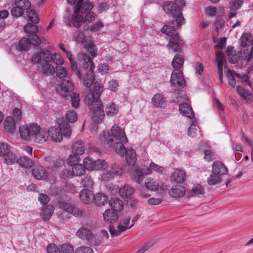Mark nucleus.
<instances>
[{
    "instance_id": "de8ad7c7",
    "label": "nucleus",
    "mask_w": 253,
    "mask_h": 253,
    "mask_svg": "<svg viewBox=\"0 0 253 253\" xmlns=\"http://www.w3.org/2000/svg\"><path fill=\"white\" fill-rule=\"evenodd\" d=\"M65 118L68 122L73 123L77 121L78 117L74 110H69L66 113Z\"/></svg>"
},
{
    "instance_id": "09e8293b",
    "label": "nucleus",
    "mask_w": 253,
    "mask_h": 253,
    "mask_svg": "<svg viewBox=\"0 0 253 253\" xmlns=\"http://www.w3.org/2000/svg\"><path fill=\"white\" fill-rule=\"evenodd\" d=\"M95 161H93L90 157H86L84 160V165L85 169L88 170H93L94 169Z\"/></svg>"
},
{
    "instance_id": "0e129e2a",
    "label": "nucleus",
    "mask_w": 253,
    "mask_h": 253,
    "mask_svg": "<svg viewBox=\"0 0 253 253\" xmlns=\"http://www.w3.org/2000/svg\"><path fill=\"white\" fill-rule=\"evenodd\" d=\"M52 61L57 66H62L64 63L63 58L60 54L54 53L52 56Z\"/></svg>"
},
{
    "instance_id": "c756f323",
    "label": "nucleus",
    "mask_w": 253,
    "mask_h": 253,
    "mask_svg": "<svg viewBox=\"0 0 253 253\" xmlns=\"http://www.w3.org/2000/svg\"><path fill=\"white\" fill-rule=\"evenodd\" d=\"M84 146L81 141H77L75 142L72 147V152L78 156H80L84 153Z\"/></svg>"
},
{
    "instance_id": "393cba45",
    "label": "nucleus",
    "mask_w": 253,
    "mask_h": 253,
    "mask_svg": "<svg viewBox=\"0 0 253 253\" xmlns=\"http://www.w3.org/2000/svg\"><path fill=\"white\" fill-rule=\"evenodd\" d=\"M54 211V207L51 205H48L42 209L41 215L44 220H49Z\"/></svg>"
},
{
    "instance_id": "37998d69",
    "label": "nucleus",
    "mask_w": 253,
    "mask_h": 253,
    "mask_svg": "<svg viewBox=\"0 0 253 253\" xmlns=\"http://www.w3.org/2000/svg\"><path fill=\"white\" fill-rule=\"evenodd\" d=\"M221 177L219 174L211 171L210 176L208 178L207 182L210 185H215L220 182Z\"/></svg>"
},
{
    "instance_id": "c03bdc74",
    "label": "nucleus",
    "mask_w": 253,
    "mask_h": 253,
    "mask_svg": "<svg viewBox=\"0 0 253 253\" xmlns=\"http://www.w3.org/2000/svg\"><path fill=\"white\" fill-rule=\"evenodd\" d=\"M70 96L72 107L76 109L79 108L80 101L79 94L77 93L72 92L70 93Z\"/></svg>"
},
{
    "instance_id": "7ed1b4c3",
    "label": "nucleus",
    "mask_w": 253,
    "mask_h": 253,
    "mask_svg": "<svg viewBox=\"0 0 253 253\" xmlns=\"http://www.w3.org/2000/svg\"><path fill=\"white\" fill-rule=\"evenodd\" d=\"M161 32L171 38L167 45L168 48L171 49L173 52H180L181 49L179 45L182 43V41L175 29L165 25L161 29Z\"/></svg>"
},
{
    "instance_id": "680f3d73",
    "label": "nucleus",
    "mask_w": 253,
    "mask_h": 253,
    "mask_svg": "<svg viewBox=\"0 0 253 253\" xmlns=\"http://www.w3.org/2000/svg\"><path fill=\"white\" fill-rule=\"evenodd\" d=\"M243 3V0H232L230 2V7L232 11H237Z\"/></svg>"
},
{
    "instance_id": "ea45409f",
    "label": "nucleus",
    "mask_w": 253,
    "mask_h": 253,
    "mask_svg": "<svg viewBox=\"0 0 253 253\" xmlns=\"http://www.w3.org/2000/svg\"><path fill=\"white\" fill-rule=\"evenodd\" d=\"M24 30L29 35V37L32 34H37L39 31L38 27L32 23H28L25 25Z\"/></svg>"
},
{
    "instance_id": "4be33fe9",
    "label": "nucleus",
    "mask_w": 253,
    "mask_h": 253,
    "mask_svg": "<svg viewBox=\"0 0 253 253\" xmlns=\"http://www.w3.org/2000/svg\"><path fill=\"white\" fill-rule=\"evenodd\" d=\"M212 171L219 176L226 174L228 172L227 168L220 162H214L212 166Z\"/></svg>"
},
{
    "instance_id": "20e7f679",
    "label": "nucleus",
    "mask_w": 253,
    "mask_h": 253,
    "mask_svg": "<svg viewBox=\"0 0 253 253\" xmlns=\"http://www.w3.org/2000/svg\"><path fill=\"white\" fill-rule=\"evenodd\" d=\"M80 57L84 61V67L85 69H88L84 79H83V84L86 87H90L94 82L93 71L95 68V65L91 58L86 54L82 53Z\"/></svg>"
},
{
    "instance_id": "f704fd0d",
    "label": "nucleus",
    "mask_w": 253,
    "mask_h": 253,
    "mask_svg": "<svg viewBox=\"0 0 253 253\" xmlns=\"http://www.w3.org/2000/svg\"><path fill=\"white\" fill-rule=\"evenodd\" d=\"M17 163L20 167L25 169L31 168L34 165V162L32 160L26 157L20 158Z\"/></svg>"
},
{
    "instance_id": "79ce46f5",
    "label": "nucleus",
    "mask_w": 253,
    "mask_h": 253,
    "mask_svg": "<svg viewBox=\"0 0 253 253\" xmlns=\"http://www.w3.org/2000/svg\"><path fill=\"white\" fill-rule=\"evenodd\" d=\"M152 103L154 106L162 108L165 104L163 95L159 93L155 94L152 98Z\"/></svg>"
},
{
    "instance_id": "864d4df0",
    "label": "nucleus",
    "mask_w": 253,
    "mask_h": 253,
    "mask_svg": "<svg viewBox=\"0 0 253 253\" xmlns=\"http://www.w3.org/2000/svg\"><path fill=\"white\" fill-rule=\"evenodd\" d=\"M56 74L57 76L60 79L66 77L67 75L66 68L63 66H56Z\"/></svg>"
},
{
    "instance_id": "f257e3e1",
    "label": "nucleus",
    "mask_w": 253,
    "mask_h": 253,
    "mask_svg": "<svg viewBox=\"0 0 253 253\" xmlns=\"http://www.w3.org/2000/svg\"><path fill=\"white\" fill-rule=\"evenodd\" d=\"M84 0H79L74 9V14H69L67 17L68 24L79 28L83 22V14H85L93 7L92 2L88 1L83 2Z\"/></svg>"
},
{
    "instance_id": "338daca9",
    "label": "nucleus",
    "mask_w": 253,
    "mask_h": 253,
    "mask_svg": "<svg viewBox=\"0 0 253 253\" xmlns=\"http://www.w3.org/2000/svg\"><path fill=\"white\" fill-rule=\"evenodd\" d=\"M73 176L72 169H65L62 170L60 173V177L64 179L71 178Z\"/></svg>"
},
{
    "instance_id": "9d476101",
    "label": "nucleus",
    "mask_w": 253,
    "mask_h": 253,
    "mask_svg": "<svg viewBox=\"0 0 253 253\" xmlns=\"http://www.w3.org/2000/svg\"><path fill=\"white\" fill-rule=\"evenodd\" d=\"M44 165L47 169L56 172L64 166L65 161L62 158H58L51 162V158L47 156L44 158Z\"/></svg>"
},
{
    "instance_id": "412c9836",
    "label": "nucleus",
    "mask_w": 253,
    "mask_h": 253,
    "mask_svg": "<svg viewBox=\"0 0 253 253\" xmlns=\"http://www.w3.org/2000/svg\"><path fill=\"white\" fill-rule=\"evenodd\" d=\"M94 195L92 191L84 189L82 190L80 194V200L84 204H90L93 201Z\"/></svg>"
},
{
    "instance_id": "dca6fc26",
    "label": "nucleus",
    "mask_w": 253,
    "mask_h": 253,
    "mask_svg": "<svg viewBox=\"0 0 253 253\" xmlns=\"http://www.w3.org/2000/svg\"><path fill=\"white\" fill-rule=\"evenodd\" d=\"M32 174L38 180H44L48 176V171L41 166H36L33 169Z\"/></svg>"
},
{
    "instance_id": "13d9d810",
    "label": "nucleus",
    "mask_w": 253,
    "mask_h": 253,
    "mask_svg": "<svg viewBox=\"0 0 253 253\" xmlns=\"http://www.w3.org/2000/svg\"><path fill=\"white\" fill-rule=\"evenodd\" d=\"M59 207L63 209L64 211H66L70 213L71 210H73V207L71 204L65 201H60L58 203Z\"/></svg>"
},
{
    "instance_id": "bb28decb",
    "label": "nucleus",
    "mask_w": 253,
    "mask_h": 253,
    "mask_svg": "<svg viewBox=\"0 0 253 253\" xmlns=\"http://www.w3.org/2000/svg\"><path fill=\"white\" fill-rule=\"evenodd\" d=\"M109 205L111 207L110 210L119 212L121 211L124 207V204L122 201L118 198H112L109 201Z\"/></svg>"
},
{
    "instance_id": "f8f14e48",
    "label": "nucleus",
    "mask_w": 253,
    "mask_h": 253,
    "mask_svg": "<svg viewBox=\"0 0 253 253\" xmlns=\"http://www.w3.org/2000/svg\"><path fill=\"white\" fill-rule=\"evenodd\" d=\"M34 131L33 136L32 139L34 140L36 143L43 144L46 142L48 138V132L46 129L42 128L38 124H36Z\"/></svg>"
},
{
    "instance_id": "0eeeda50",
    "label": "nucleus",
    "mask_w": 253,
    "mask_h": 253,
    "mask_svg": "<svg viewBox=\"0 0 253 253\" xmlns=\"http://www.w3.org/2000/svg\"><path fill=\"white\" fill-rule=\"evenodd\" d=\"M76 40L78 42L84 44V47L90 56L94 58L97 55V50L93 42L91 40L88 41V38L84 37L83 32L78 31L75 34Z\"/></svg>"
},
{
    "instance_id": "a878e982",
    "label": "nucleus",
    "mask_w": 253,
    "mask_h": 253,
    "mask_svg": "<svg viewBox=\"0 0 253 253\" xmlns=\"http://www.w3.org/2000/svg\"><path fill=\"white\" fill-rule=\"evenodd\" d=\"M125 154H126V160L127 163L131 166H134L137 161L135 151L131 148L127 149Z\"/></svg>"
},
{
    "instance_id": "aec40b11",
    "label": "nucleus",
    "mask_w": 253,
    "mask_h": 253,
    "mask_svg": "<svg viewBox=\"0 0 253 253\" xmlns=\"http://www.w3.org/2000/svg\"><path fill=\"white\" fill-rule=\"evenodd\" d=\"M185 192L186 190L184 186L177 185L172 186L169 190V193L170 197L177 198L183 197Z\"/></svg>"
},
{
    "instance_id": "5701e85b",
    "label": "nucleus",
    "mask_w": 253,
    "mask_h": 253,
    "mask_svg": "<svg viewBox=\"0 0 253 253\" xmlns=\"http://www.w3.org/2000/svg\"><path fill=\"white\" fill-rule=\"evenodd\" d=\"M134 192V189L130 185H125L119 190L120 196L126 200L131 198V195Z\"/></svg>"
},
{
    "instance_id": "72a5a7b5",
    "label": "nucleus",
    "mask_w": 253,
    "mask_h": 253,
    "mask_svg": "<svg viewBox=\"0 0 253 253\" xmlns=\"http://www.w3.org/2000/svg\"><path fill=\"white\" fill-rule=\"evenodd\" d=\"M42 72L46 76L52 75L55 72V69L49 62H43L42 66Z\"/></svg>"
},
{
    "instance_id": "603ef678",
    "label": "nucleus",
    "mask_w": 253,
    "mask_h": 253,
    "mask_svg": "<svg viewBox=\"0 0 253 253\" xmlns=\"http://www.w3.org/2000/svg\"><path fill=\"white\" fill-rule=\"evenodd\" d=\"M42 59L43 62H51L52 61V56L50 51L47 49H42Z\"/></svg>"
},
{
    "instance_id": "8fccbe9b",
    "label": "nucleus",
    "mask_w": 253,
    "mask_h": 253,
    "mask_svg": "<svg viewBox=\"0 0 253 253\" xmlns=\"http://www.w3.org/2000/svg\"><path fill=\"white\" fill-rule=\"evenodd\" d=\"M80 160L81 159L79 156L73 153L70 155L67 159V163L70 166H73L78 164Z\"/></svg>"
},
{
    "instance_id": "e2e57ef3",
    "label": "nucleus",
    "mask_w": 253,
    "mask_h": 253,
    "mask_svg": "<svg viewBox=\"0 0 253 253\" xmlns=\"http://www.w3.org/2000/svg\"><path fill=\"white\" fill-rule=\"evenodd\" d=\"M107 163L103 160L95 161L94 169L96 170H104L107 168Z\"/></svg>"
},
{
    "instance_id": "3c124183",
    "label": "nucleus",
    "mask_w": 253,
    "mask_h": 253,
    "mask_svg": "<svg viewBox=\"0 0 253 253\" xmlns=\"http://www.w3.org/2000/svg\"><path fill=\"white\" fill-rule=\"evenodd\" d=\"M123 143L122 141L116 142L114 146V149L116 152L122 156L124 155L126 150Z\"/></svg>"
},
{
    "instance_id": "2f4dec72",
    "label": "nucleus",
    "mask_w": 253,
    "mask_h": 253,
    "mask_svg": "<svg viewBox=\"0 0 253 253\" xmlns=\"http://www.w3.org/2000/svg\"><path fill=\"white\" fill-rule=\"evenodd\" d=\"M105 110L107 115L113 117L118 113L119 107L114 103L110 102L106 106Z\"/></svg>"
},
{
    "instance_id": "bf43d9fd",
    "label": "nucleus",
    "mask_w": 253,
    "mask_h": 253,
    "mask_svg": "<svg viewBox=\"0 0 253 253\" xmlns=\"http://www.w3.org/2000/svg\"><path fill=\"white\" fill-rule=\"evenodd\" d=\"M24 10H25L22 7L15 5L13 6L11 10V14L12 16L16 17H18L23 15Z\"/></svg>"
},
{
    "instance_id": "39448f33",
    "label": "nucleus",
    "mask_w": 253,
    "mask_h": 253,
    "mask_svg": "<svg viewBox=\"0 0 253 253\" xmlns=\"http://www.w3.org/2000/svg\"><path fill=\"white\" fill-rule=\"evenodd\" d=\"M163 9L168 15L175 19L177 27L180 26L185 23V19L181 13V10L175 2H165L163 5Z\"/></svg>"
},
{
    "instance_id": "ddd939ff",
    "label": "nucleus",
    "mask_w": 253,
    "mask_h": 253,
    "mask_svg": "<svg viewBox=\"0 0 253 253\" xmlns=\"http://www.w3.org/2000/svg\"><path fill=\"white\" fill-rule=\"evenodd\" d=\"M56 90L65 98L67 99L68 94H70L74 90V85L70 80L63 79L61 83L56 86Z\"/></svg>"
},
{
    "instance_id": "f3484780",
    "label": "nucleus",
    "mask_w": 253,
    "mask_h": 253,
    "mask_svg": "<svg viewBox=\"0 0 253 253\" xmlns=\"http://www.w3.org/2000/svg\"><path fill=\"white\" fill-rule=\"evenodd\" d=\"M48 137L55 142H60L62 140L63 136L60 129L55 126L50 127L47 130Z\"/></svg>"
},
{
    "instance_id": "a211bd4d",
    "label": "nucleus",
    "mask_w": 253,
    "mask_h": 253,
    "mask_svg": "<svg viewBox=\"0 0 253 253\" xmlns=\"http://www.w3.org/2000/svg\"><path fill=\"white\" fill-rule=\"evenodd\" d=\"M179 110L180 113L183 116L193 120L195 118V115L194 112L187 103H181L179 105Z\"/></svg>"
},
{
    "instance_id": "c9c22d12",
    "label": "nucleus",
    "mask_w": 253,
    "mask_h": 253,
    "mask_svg": "<svg viewBox=\"0 0 253 253\" xmlns=\"http://www.w3.org/2000/svg\"><path fill=\"white\" fill-rule=\"evenodd\" d=\"M145 185L146 187L151 191L157 190L159 187V182L152 178H147L145 181Z\"/></svg>"
},
{
    "instance_id": "6e6552de",
    "label": "nucleus",
    "mask_w": 253,
    "mask_h": 253,
    "mask_svg": "<svg viewBox=\"0 0 253 253\" xmlns=\"http://www.w3.org/2000/svg\"><path fill=\"white\" fill-rule=\"evenodd\" d=\"M130 217L129 216H126L121 219L118 225V229H115L114 227L112 226H109V232L112 237H115L119 236L122 232H125L128 229H130L134 226V223H132L130 226H128L130 221Z\"/></svg>"
},
{
    "instance_id": "a18cd8bd",
    "label": "nucleus",
    "mask_w": 253,
    "mask_h": 253,
    "mask_svg": "<svg viewBox=\"0 0 253 253\" xmlns=\"http://www.w3.org/2000/svg\"><path fill=\"white\" fill-rule=\"evenodd\" d=\"M60 129L62 135L66 136H70L72 133V129L70 125L67 123H62L60 125Z\"/></svg>"
},
{
    "instance_id": "c85d7f7f",
    "label": "nucleus",
    "mask_w": 253,
    "mask_h": 253,
    "mask_svg": "<svg viewBox=\"0 0 253 253\" xmlns=\"http://www.w3.org/2000/svg\"><path fill=\"white\" fill-rule=\"evenodd\" d=\"M241 44L243 47H249L253 44V38L251 34L243 33L240 38Z\"/></svg>"
},
{
    "instance_id": "423d86ee",
    "label": "nucleus",
    "mask_w": 253,
    "mask_h": 253,
    "mask_svg": "<svg viewBox=\"0 0 253 253\" xmlns=\"http://www.w3.org/2000/svg\"><path fill=\"white\" fill-rule=\"evenodd\" d=\"M149 167L150 168L146 167L143 169L138 167L136 169L134 173V179L137 183H140L142 181L143 176L151 174L152 170L159 173H162L164 170L163 167L153 162L150 164Z\"/></svg>"
},
{
    "instance_id": "e433bc0d",
    "label": "nucleus",
    "mask_w": 253,
    "mask_h": 253,
    "mask_svg": "<svg viewBox=\"0 0 253 253\" xmlns=\"http://www.w3.org/2000/svg\"><path fill=\"white\" fill-rule=\"evenodd\" d=\"M93 201L97 205H104L108 201V197L104 194L97 193L94 196Z\"/></svg>"
},
{
    "instance_id": "4c0bfd02",
    "label": "nucleus",
    "mask_w": 253,
    "mask_h": 253,
    "mask_svg": "<svg viewBox=\"0 0 253 253\" xmlns=\"http://www.w3.org/2000/svg\"><path fill=\"white\" fill-rule=\"evenodd\" d=\"M3 158L4 162L8 165H12L15 163H17L18 160L15 154L11 153L9 150Z\"/></svg>"
},
{
    "instance_id": "9b49d317",
    "label": "nucleus",
    "mask_w": 253,
    "mask_h": 253,
    "mask_svg": "<svg viewBox=\"0 0 253 253\" xmlns=\"http://www.w3.org/2000/svg\"><path fill=\"white\" fill-rule=\"evenodd\" d=\"M93 88L95 92L90 90L86 95L85 102L86 104H92V102L94 101H100L99 97L103 88L102 84L95 83L93 84Z\"/></svg>"
},
{
    "instance_id": "b1692460",
    "label": "nucleus",
    "mask_w": 253,
    "mask_h": 253,
    "mask_svg": "<svg viewBox=\"0 0 253 253\" xmlns=\"http://www.w3.org/2000/svg\"><path fill=\"white\" fill-rule=\"evenodd\" d=\"M186 172L181 169H176L171 176V179L177 183H183L186 178Z\"/></svg>"
},
{
    "instance_id": "a19ab883",
    "label": "nucleus",
    "mask_w": 253,
    "mask_h": 253,
    "mask_svg": "<svg viewBox=\"0 0 253 253\" xmlns=\"http://www.w3.org/2000/svg\"><path fill=\"white\" fill-rule=\"evenodd\" d=\"M236 90L237 93L242 97L245 99H248L252 100L253 98V96L251 93L246 90L244 87L238 85L236 86Z\"/></svg>"
},
{
    "instance_id": "2eb2a0df",
    "label": "nucleus",
    "mask_w": 253,
    "mask_h": 253,
    "mask_svg": "<svg viewBox=\"0 0 253 253\" xmlns=\"http://www.w3.org/2000/svg\"><path fill=\"white\" fill-rule=\"evenodd\" d=\"M170 82L172 85L178 86L185 85V81L183 78L182 73L179 70H173L171 73Z\"/></svg>"
},
{
    "instance_id": "1a4fd4ad",
    "label": "nucleus",
    "mask_w": 253,
    "mask_h": 253,
    "mask_svg": "<svg viewBox=\"0 0 253 253\" xmlns=\"http://www.w3.org/2000/svg\"><path fill=\"white\" fill-rule=\"evenodd\" d=\"M90 106L92 113V119L94 122L99 123L104 119L105 114L103 110V105L100 101H94L92 104H87Z\"/></svg>"
},
{
    "instance_id": "6ab92c4d",
    "label": "nucleus",
    "mask_w": 253,
    "mask_h": 253,
    "mask_svg": "<svg viewBox=\"0 0 253 253\" xmlns=\"http://www.w3.org/2000/svg\"><path fill=\"white\" fill-rule=\"evenodd\" d=\"M103 217L106 222L113 223L118 221L119 218L118 212L116 211L108 209L104 211Z\"/></svg>"
},
{
    "instance_id": "49530a36",
    "label": "nucleus",
    "mask_w": 253,
    "mask_h": 253,
    "mask_svg": "<svg viewBox=\"0 0 253 253\" xmlns=\"http://www.w3.org/2000/svg\"><path fill=\"white\" fill-rule=\"evenodd\" d=\"M31 45V42L27 38H22L19 42L18 48L20 50H27Z\"/></svg>"
},
{
    "instance_id": "cd10ccee",
    "label": "nucleus",
    "mask_w": 253,
    "mask_h": 253,
    "mask_svg": "<svg viewBox=\"0 0 253 253\" xmlns=\"http://www.w3.org/2000/svg\"><path fill=\"white\" fill-rule=\"evenodd\" d=\"M77 235L80 238L88 241L91 240L93 238L91 232L85 227L80 228L77 232Z\"/></svg>"
},
{
    "instance_id": "58836bf2",
    "label": "nucleus",
    "mask_w": 253,
    "mask_h": 253,
    "mask_svg": "<svg viewBox=\"0 0 253 253\" xmlns=\"http://www.w3.org/2000/svg\"><path fill=\"white\" fill-rule=\"evenodd\" d=\"M71 169L74 176H81L85 172L84 166L79 164L73 166Z\"/></svg>"
},
{
    "instance_id": "473e14b6",
    "label": "nucleus",
    "mask_w": 253,
    "mask_h": 253,
    "mask_svg": "<svg viewBox=\"0 0 253 253\" xmlns=\"http://www.w3.org/2000/svg\"><path fill=\"white\" fill-rule=\"evenodd\" d=\"M184 59L183 57L179 54L175 55L171 62V65L174 70H179L183 65Z\"/></svg>"
},
{
    "instance_id": "4d7b16f0",
    "label": "nucleus",
    "mask_w": 253,
    "mask_h": 253,
    "mask_svg": "<svg viewBox=\"0 0 253 253\" xmlns=\"http://www.w3.org/2000/svg\"><path fill=\"white\" fill-rule=\"evenodd\" d=\"M198 127L195 124L194 120L192 121L191 126L188 128V134L191 137L196 136Z\"/></svg>"
},
{
    "instance_id": "6e6d98bb",
    "label": "nucleus",
    "mask_w": 253,
    "mask_h": 253,
    "mask_svg": "<svg viewBox=\"0 0 253 253\" xmlns=\"http://www.w3.org/2000/svg\"><path fill=\"white\" fill-rule=\"evenodd\" d=\"M14 4L24 8L27 9L31 6V2L29 0H15Z\"/></svg>"
},
{
    "instance_id": "7c9ffc66",
    "label": "nucleus",
    "mask_w": 253,
    "mask_h": 253,
    "mask_svg": "<svg viewBox=\"0 0 253 253\" xmlns=\"http://www.w3.org/2000/svg\"><path fill=\"white\" fill-rule=\"evenodd\" d=\"M3 124L5 130L10 133L13 132L16 128L15 120L11 117H6Z\"/></svg>"
},
{
    "instance_id": "4468645a",
    "label": "nucleus",
    "mask_w": 253,
    "mask_h": 253,
    "mask_svg": "<svg viewBox=\"0 0 253 253\" xmlns=\"http://www.w3.org/2000/svg\"><path fill=\"white\" fill-rule=\"evenodd\" d=\"M36 124H32L30 125H24L19 127V133L20 137L25 140H30L32 139L34 131Z\"/></svg>"
},
{
    "instance_id": "774afa93",
    "label": "nucleus",
    "mask_w": 253,
    "mask_h": 253,
    "mask_svg": "<svg viewBox=\"0 0 253 253\" xmlns=\"http://www.w3.org/2000/svg\"><path fill=\"white\" fill-rule=\"evenodd\" d=\"M93 250L88 247L81 246L76 249L75 253H93Z\"/></svg>"
},
{
    "instance_id": "052dcab7",
    "label": "nucleus",
    "mask_w": 253,
    "mask_h": 253,
    "mask_svg": "<svg viewBox=\"0 0 253 253\" xmlns=\"http://www.w3.org/2000/svg\"><path fill=\"white\" fill-rule=\"evenodd\" d=\"M28 18L29 20L34 23H39L40 19L37 13L33 10H30L28 13Z\"/></svg>"
},
{
    "instance_id": "69168bd1",
    "label": "nucleus",
    "mask_w": 253,
    "mask_h": 253,
    "mask_svg": "<svg viewBox=\"0 0 253 253\" xmlns=\"http://www.w3.org/2000/svg\"><path fill=\"white\" fill-rule=\"evenodd\" d=\"M82 183L84 187H91L93 185V181L90 176L86 175L83 179Z\"/></svg>"
},
{
    "instance_id": "f03ea898",
    "label": "nucleus",
    "mask_w": 253,
    "mask_h": 253,
    "mask_svg": "<svg viewBox=\"0 0 253 253\" xmlns=\"http://www.w3.org/2000/svg\"><path fill=\"white\" fill-rule=\"evenodd\" d=\"M111 135L110 133L107 131H103L100 135L99 140L100 141L104 144L107 147H110L113 143V136L118 140L122 141L123 142H127V139L125 134L124 129L120 128L118 125H115L111 128Z\"/></svg>"
},
{
    "instance_id": "5fc2aeb1",
    "label": "nucleus",
    "mask_w": 253,
    "mask_h": 253,
    "mask_svg": "<svg viewBox=\"0 0 253 253\" xmlns=\"http://www.w3.org/2000/svg\"><path fill=\"white\" fill-rule=\"evenodd\" d=\"M60 253H74V250L73 246L68 244H63L59 248Z\"/></svg>"
}]
</instances>
